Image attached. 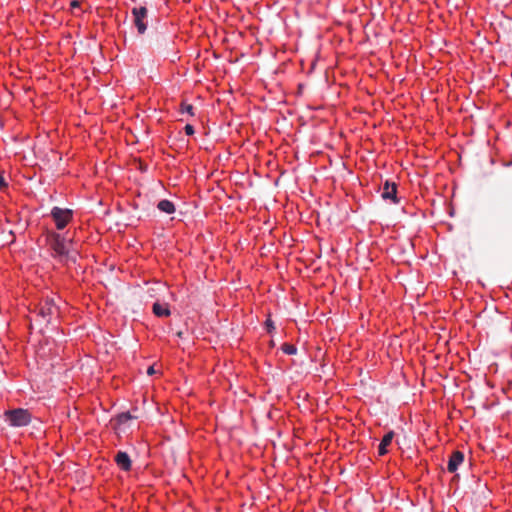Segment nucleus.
<instances>
[{"instance_id": "obj_2", "label": "nucleus", "mask_w": 512, "mask_h": 512, "mask_svg": "<svg viewBox=\"0 0 512 512\" xmlns=\"http://www.w3.org/2000/svg\"><path fill=\"white\" fill-rule=\"evenodd\" d=\"M60 308L54 298L46 297L37 308V317L45 325L50 324L59 316Z\"/></svg>"}, {"instance_id": "obj_19", "label": "nucleus", "mask_w": 512, "mask_h": 512, "mask_svg": "<svg viewBox=\"0 0 512 512\" xmlns=\"http://www.w3.org/2000/svg\"><path fill=\"white\" fill-rule=\"evenodd\" d=\"M5 185H6V183L3 179V177L0 176V187L5 186Z\"/></svg>"}, {"instance_id": "obj_10", "label": "nucleus", "mask_w": 512, "mask_h": 512, "mask_svg": "<svg viewBox=\"0 0 512 512\" xmlns=\"http://www.w3.org/2000/svg\"><path fill=\"white\" fill-rule=\"evenodd\" d=\"M393 437H394L393 431H389L388 433H386L384 435V437L382 438V440L378 446V454L380 456H383L388 452L387 447L391 444Z\"/></svg>"}, {"instance_id": "obj_18", "label": "nucleus", "mask_w": 512, "mask_h": 512, "mask_svg": "<svg viewBox=\"0 0 512 512\" xmlns=\"http://www.w3.org/2000/svg\"><path fill=\"white\" fill-rule=\"evenodd\" d=\"M70 5H71V7H73V8L78 7V6H79V1L74 0V1H72V2H71V4H70Z\"/></svg>"}, {"instance_id": "obj_3", "label": "nucleus", "mask_w": 512, "mask_h": 512, "mask_svg": "<svg viewBox=\"0 0 512 512\" xmlns=\"http://www.w3.org/2000/svg\"><path fill=\"white\" fill-rule=\"evenodd\" d=\"M6 421L10 426L23 427L31 422V414L28 410L18 408L5 412Z\"/></svg>"}, {"instance_id": "obj_1", "label": "nucleus", "mask_w": 512, "mask_h": 512, "mask_svg": "<svg viewBox=\"0 0 512 512\" xmlns=\"http://www.w3.org/2000/svg\"><path fill=\"white\" fill-rule=\"evenodd\" d=\"M46 238L54 258L62 263L76 261L78 252L74 248L73 241L70 237H66L55 231H48Z\"/></svg>"}, {"instance_id": "obj_9", "label": "nucleus", "mask_w": 512, "mask_h": 512, "mask_svg": "<svg viewBox=\"0 0 512 512\" xmlns=\"http://www.w3.org/2000/svg\"><path fill=\"white\" fill-rule=\"evenodd\" d=\"M152 311L158 317H168L171 314L167 303L155 302L153 304Z\"/></svg>"}, {"instance_id": "obj_8", "label": "nucleus", "mask_w": 512, "mask_h": 512, "mask_svg": "<svg viewBox=\"0 0 512 512\" xmlns=\"http://www.w3.org/2000/svg\"><path fill=\"white\" fill-rule=\"evenodd\" d=\"M463 461L464 454L460 451H454L448 461V471L451 473L455 472L458 469V467L463 463Z\"/></svg>"}, {"instance_id": "obj_15", "label": "nucleus", "mask_w": 512, "mask_h": 512, "mask_svg": "<svg viewBox=\"0 0 512 512\" xmlns=\"http://www.w3.org/2000/svg\"><path fill=\"white\" fill-rule=\"evenodd\" d=\"M184 130H185L186 135H188V136L193 135V134H194V132H195V131H194V127H193L192 125H190V124H187V125L184 127Z\"/></svg>"}, {"instance_id": "obj_14", "label": "nucleus", "mask_w": 512, "mask_h": 512, "mask_svg": "<svg viewBox=\"0 0 512 512\" xmlns=\"http://www.w3.org/2000/svg\"><path fill=\"white\" fill-rule=\"evenodd\" d=\"M281 349L285 354H288V355H294L297 353V348L293 344L285 343L282 345Z\"/></svg>"}, {"instance_id": "obj_20", "label": "nucleus", "mask_w": 512, "mask_h": 512, "mask_svg": "<svg viewBox=\"0 0 512 512\" xmlns=\"http://www.w3.org/2000/svg\"><path fill=\"white\" fill-rule=\"evenodd\" d=\"M182 334H183V333L180 331V332H178V333H177V336H178V337H182Z\"/></svg>"}, {"instance_id": "obj_5", "label": "nucleus", "mask_w": 512, "mask_h": 512, "mask_svg": "<svg viewBox=\"0 0 512 512\" xmlns=\"http://www.w3.org/2000/svg\"><path fill=\"white\" fill-rule=\"evenodd\" d=\"M147 8L145 6L134 7L132 9L133 23L139 34H144L147 29Z\"/></svg>"}, {"instance_id": "obj_13", "label": "nucleus", "mask_w": 512, "mask_h": 512, "mask_svg": "<svg viewBox=\"0 0 512 512\" xmlns=\"http://www.w3.org/2000/svg\"><path fill=\"white\" fill-rule=\"evenodd\" d=\"M180 112L182 114L187 113L190 116H193L194 115V107L189 103L182 102L181 106H180Z\"/></svg>"}, {"instance_id": "obj_6", "label": "nucleus", "mask_w": 512, "mask_h": 512, "mask_svg": "<svg viewBox=\"0 0 512 512\" xmlns=\"http://www.w3.org/2000/svg\"><path fill=\"white\" fill-rule=\"evenodd\" d=\"M381 197L384 200H390L393 203H398L396 184L386 181L381 191Z\"/></svg>"}, {"instance_id": "obj_11", "label": "nucleus", "mask_w": 512, "mask_h": 512, "mask_svg": "<svg viewBox=\"0 0 512 512\" xmlns=\"http://www.w3.org/2000/svg\"><path fill=\"white\" fill-rule=\"evenodd\" d=\"M157 208L166 214H173L176 210L175 205L172 201L163 199L157 204Z\"/></svg>"}, {"instance_id": "obj_17", "label": "nucleus", "mask_w": 512, "mask_h": 512, "mask_svg": "<svg viewBox=\"0 0 512 512\" xmlns=\"http://www.w3.org/2000/svg\"><path fill=\"white\" fill-rule=\"evenodd\" d=\"M155 373H156V371H155L154 366H150V367H148V369H147V374H148V375H153V374H155Z\"/></svg>"}, {"instance_id": "obj_12", "label": "nucleus", "mask_w": 512, "mask_h": 512, "mask_svg": "<svg viewBox=\"0 0 512 512\" xmlns=\"http://www.w3.org/2000/svg\"><path fill=\"white\" fill-rule=\"evenodd\" d=\"M137 418L136 416L132 415L130 412H123L117 416V422L120 425L126 424L128 421Z\"/></svg>"}, {"instance_id": "obj_7", "label": "nucleus", "mask_w": 512, "mask_h": 512, "mask_svg": "<svg viewBox=\"0 0 512 512\" xmlns=\"http://www.w3.org/2000/svg\"><path fill=\"white\" fill-rule=\"evenodd\" d=\"M115 462H116L117 466L123 471H129L131 469V466H132L131 459H130L128 453H126L124 451L117 452V454L115 456Z\"/></svg>"}, {"instance_id": "obj_4", "label": "nucleus", "mask_w": 512, "mask_h": 512, "mask_svg": "<svg viewBox=\"0 0 512 512\" xmlns=\"http://www.w3.org/2000/svg\"><path fill=\"white\" fill-rule=\"evenodd\" d=\"M51 216L55 221L58 230H62L72 220V210L63 209L60 207H53L51 210Z\"/></svg>"}, {"instance_id": "obj_16", "label": "nucleus", "mask_w": 512, "mask_h": 512, "mask_svg": "<svg viewBox=\"0 0 512 512\" xmlns=\"http://www.w3.org/2000/svg\"><path fill=\"white\" fill-rule=\"evenodd\" d=\"M265 324H266V327H267V330H268L269 333H271L272 330L275 329L274 323H273V321L271 319H267Z\"/></svg>"}]
</instances>
